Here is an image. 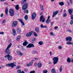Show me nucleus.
Returning a JSON list of instances; mask_svg holds the SVG:
<instances>
[{
  "instance_id": "obj_34",
  "label": "nucleus",
  "mask_w": 73,
  "mask_h": 73,
  "mask_svg": "<svg viewBox=\"0 0 73 73\" xmlns=\"http://www.w3.org/2000/svg\"><path fill=\"white\" fill-rule=\"evenodd\" d=\"M63 17H66V16H67V14L66 13H64L63 15Z\"/></svg>"
},
{
  "instance_id": "obj_12",
  "label": "nucleus",
  "mask_w": 73,
  "mask_h": 73,
  "mask_svg": "<svg viewBox=\"0 0 73 73\" xmlns=\"http://www.w3.org/2000/svg\"><path fill=\"white\" fill-rule=\"evenodd\" d=\"M58 13V11H56L55 12L54 11L53 14L52 15V17H54L56 15H57Z\"/></svg>"
},
{
  "instance_id": "obj_29",
  "label": "nucleus",
  "mask_w": 73,
  "mask_h": 73,
  "mask_svg": "<svg viewBox=\"0 0 73 73\" xmlns=\"http://www.w3.org/2000/svg\"><path fill=\"white\" fill-rule=\"evenodd\" d=\"M59 4L60 5L62 6V5H64V3L62 2H61L59 3Z\"/></svg>"
},
{
  "instance_id": "obj_42",
  "label": "nucleus",
  "mask_w": 73,
  "mask_h": 73,
  "mask_svg": "<svg viewBox=\"0 0 73 73\" xmlns=\"http://www.w3.org/2000/svg\"><path fill=\"white\" fill-rule=\"evenodd\" d=\"M21 70H18L17 71V72L18 73H21Z\"/></svg>"
},
{
  "instance_id": "obj_16",
  "label": "nucleus",
  "mask_w": 73,
  "mask_h": 73,
  "mask_svg": "<svg viewBox=\"0 0 73 73\" xmlns=\"http://www.w3.org/2000/svg\"><path fill=\"white\" fill-rule=\"evenodd\" d=\"M8 8L7 7H6L5 9V13H6V15H7V16L8 15Z\"/></svg>"
},
{
  "instance_id": "obj_41",
  "label": "nucleus",
  "mask_w": 73,
  "mask_h": 73,
  "mask_svg": "<svg viewBox=\"0 0 73 73\" xmlns=\"http://www.w3.org/2000/svg\"><path fill=\"white\" fill-rule=\"evenodd\" d=\"M33 54H36V53H38V52L36 51H35V50H34L33 51Z\"/></svg>"
},
{
  "instance_id": "obj_61",
  "label": "nucleus",
  "mask_w": 73,
  "mask_h": 73,
  "mask_svg": "<svg viewBox=\"0 0 73 73\" xmlns=\"http://www.w3.org/2000/svg\"><path fill=\"white\" fill-rule=\"evenodd\" d=\"M70 3L71 4H72V1H70Z\"/></svg>"
},
{
  "instance_id": "obj_60",
  "label": "nucleus",
  "mask_w": 73,
  "mask_h": 73,
  "mask_svg": "<svg viewBox=\"0 0 73 73\" xmlns=\"http://www.w3.org/2000/svg\"><path fill=\"white\" fill-rule=\"evenodd\" d=\"M21 73H25V72L23 71H22Z\"/></svg>"
},
{
  "instance_id": "obj_14",
  "label": "nucleus",
  "mask_w": 73,
  "mask_h": 73,
  "mask_svg": "<svg viewBox=\"0 0 73 73\" xmlns=\"http://www.w3.org/2000/svg\"><path fill=\"white\" fill-rule=\"evenodd\" d=\"M39 27H36L35 28V31L37 33H39L40 32V30H39Z\"/></svg>"
},
{
  "instance_id": "obj_49",
  "label": "nucleus",
  "mask_w": 73,
  "mask_h": 73,
  "mask_svg": "<svg viewBox=\"0 0 73 73\" xmlns=\"http://www.w3.org/2000/svg\"><path fill=\"white\" fill-rule=\"evenodd\" d=\"M4 33L3 32H0V35H3V34H4Z\"/></svg>"
},
{
  "instance_id": "obj_13",
  "label": "nucleus",
  "mask_w": 73,
  "mask_h": 73,
  "mask_svg": "<svg viewBox=\"0 0 73 73\" xmlns=\"http://www.w3.org/2000/svg\"><path fill=\"white\" fill-rule=\"evenodd\" d=\"M33 32V31H31L30 32L27 34L26 35V36L27 37H30V36H31L32 35Z\"/></svg>"
},
{
  "instance_id": "obj_1",
  "label": "nucleus",
  "mask_w": 73,
  "mask_h": 73,
  "mask_svg": "<svg viewBox=\"0 0 73 73\" xmlns=\"http://www.w3.org/2000/svg\"><path fill=\"white\" fill-rule=\"evenodd\" d=\"M27 1V0H23L21 2V4L22 5H23L22 7V9L23 10H25L27 8H28V3H26Z\"/></svg>"
},
{
  "instance_id": "obj_36",
  "label": "nucleus",
  "mask_w": 73,
  "mask_h": 73,
  "mask_svg": "<svg viewBox=\"0 0 73 73\" xmlns=\"http://www.w3.org/2000/svg\"><path fill=\"white\" fill-rule=\"evenodd\" d=\"M62 66H61L60 67V68L59 69V72H62Z\"/></svg>"
},
{
  "instance_id": "obj_23",
  "label": "nucleus",
  "mask_w": 73,
  "mask_h": 73,
  "mask_svg": "<svg viewBox=\"0 0 73 73\" xmlns=\"http://www.w3.org/2000/svg\"><path fill=\"white\" fill-rule=\"evenodd\" d=\"M21 38V36L20 35H18L17 38V41H19V40Z\"/></svg>"
},
{
  "instance_id": "obj_62",
  "label": "nucleus",
  "mask_w": 73,
  "mask_h": 73,
  "mask_svg": "<svg viewBox=\"0 0 73 73\" xmlns=\"http://www.w3.org/2000/svg\"><path fill=\"white\" fill-rule=\"evenodd\" d=\"M50 54V56H52V52H50L49 53Z\"/></svg>"
},
{
  "instance_id": "obj_35",
  "label": "nucleus",
  "mask_w": 73,
  "mask_h": 73,
  "mask_svg": "<svg viewBox=\"0 0 73 73\" xmlns=\"http://www.w3.org/2000/svg\"><path fill=\"white\" fill-rule=\"evenodd\" d=\"M15 9L16 10H19V5H17L15 6Z\"/></svg>"
},
{
  "instance_id": "obj_55",
  "label": "nucleus",
  "mask_w": 73,
  "mask_h": 73,
  "mask_svg": "<svg viewBox=\"0 0 73 73\" xmlns=\"http://www.w3.org/2000/svg\"><path fill=\"white\" fill-rule=\"evenodd\" d=\"M50 35H52V36L53 35H54V34H53V33L52 32L50 33Z\"/></svg>"
},
{
  "instance_id": "obj_28",
  "label": "nucleus",
  "mask_w": 73,
  "mask_h": 73,
  "mask_svg": "<svg viewBox=\"0 0 73 73\" xmlns=\"http://www.w3.org/2000/svg\"><path fill=\"white\" fill-rule=\"evenodd\" d=\"M70 60V59L69 58H68L67 59V61L68 63H70V62H71V61Z\"/></svg>"
},
{
  "instance_id": "obj_52",
  "label": "nucleus",
  "mask_w": 73,
  "mask_h": 73,
  "mask_svg": "<svg viewBox=\"0 0 73 73\" xmlns=\"http://www.w3.org/2000/svg\"><path fill=\"white\" fill-rule=\"evenodd\" d=\"M57 28H58V27H57V26H56L54 28L55 29H57Z\"/></svg>"
},
{
  "instance_id": "obj_5",
  "label": "nucleus",
  "mask_w": 73,
  "mask_h": 73,
  "mask_svg": "<svg viewBox=\"0 0 73 73\" xmlns=\"http://www.w3.org/2000/svg\"><path fill=\"white\" fill-rule=\"evenodd\" d=\"M18 24V22L17 21H14L12 24L11 26L12 27H15Z\"/></svg>"
},
{
  "instance_id": "obj_24",
  "label": "nucleus",
  "mask_w": 73,
  "mask_h": 73,
  "mask_svg": "<svg viewBox=\"0 0 73 73\" xmlns=\"http://www.w3.org/2000/svg\"><path fill=\"white\" fill-rule=\"evenodd\" d=\"M18 54H19V55H20V56H23V54L21 52V51H18Z\"/></svg>"
},
{
  "instance_id": "obj_51",
  "label": "nucleus",
  "mask_w": 73,
  "mask_h": 73,
  "mask_svg": "<svg viewBox=\"0 0 73 73\" xmlns=\"http://www.w3.org/2000/svg\"><path fill=\"white\" fill-rule=\"evenodd\" d=\"M67 3L68 4V6H69V5H70V3H69V2H68V1H67Z\"/></svg>"
},
{
  "instance_id": "obj_4",
  "label": "nucleus",
  "mask_w": 73,
  "mask_h": 73,
  "mask_svg": "<svg viewBox=\"0 0 73 73\" xmlns=\"http://www.w3.org/2000/svg\"><path fill=\"white\" fill-rule=\"evenodd\" d=\"M53 63L54 65H55L58 62V58L57 57H54L53 59Z\"/></svg>"
},
{
  "instance_id": "obj_63",
  "label": "nucleus",
  "mask_w": 73,
  "mask_h": 73,
  "mask_svg": "<svg viewBox=\"0 0 73 73\" xmlns=\"http://www.w3.org/2000/svg\"><path fill=\"white\" fill-rule=\"evenodd\" d=\"M38 59V58H35V60H37Z\"/></svg>"
},
{
  "instance_id": "obj_11",
  "label": "nucleus",
  "mask_w": 73,
  "mask_h": 73,
  "mask_svg": "<svg viewBox=\"0 0 73 73\" xmlns=\"http://www.w3.org/2000/svg\"><path fill=\"white\" fill-rule=\"evenodd\" d=\"M72 40V38L70 36L67 37L66 38V40L67 41H71Z\"/></svg>"
},
{
  "instance_id": "obj_50",
  "label": "nucleus",
  "mask_w": 73,
  "mask_h": 73,
  "mask_svg": "<svg viewBox=\"0 0 73 73\" xmlns=\"http://www.w3.org/2000/svg\"><path fill=\"white\" fill-rule=\"evenodd\" d=\"M54 22L53 21L51 22V25H53V24H54Z\"/></svg>"
},
{
  "instance_id": "obj_30",
  "label": "nucleus",
  "mask_w": 73,
  "mask_h": 73,
  "mask_svg": "<svg viewBox=\"0 0 73 73\" xmlns=\"http://www.w3.org/2000/svg\"><path fill=\"white\" fill-rule=\"evenodd\" d=\"M40 7L41 10L42 11H44V8H43V6H42V5H40Z\"/></svg>"
},
{
  "instance_id": "obj_27",
  "label": "nucleus",
  "mask_w": 73,
  "mask_h": 73,
  "mask_svg": "<svg viewBox=\"0 0 73 73\" xmlns=\"http://www.w3.org/2000/svg\"><path fill=\"white\" fill-rule=\"evenodd\" d=\"M13 35L15 36V35H16V31H15V29H13Z\"/></svg>"
},
{
  "instance_id": "obj_17",
  "label": "nucleus",
  "mask_w": 73,
  "mask_h": 73,
  "mask_svg": "<svg viewBox=\"0 0 73 73\" xmlns=\"http://www.w3.org/2000/svg\"><path fill=\"white\" fill-rule=\"evenodd\" d=\"M28 44V42L26 40H25V42L23 43V46H27Z\"/></svg>"
},
{
  "instance_id": "obj_8",
  "label": "nucleus",
  "mask_w": 73,
  "mask_h": 73,
  "mask_svg": "<svg viewBox=\"0 0 73 73\" xmlns=\"http://www.w3.org/2000/svg\"><path fill=\"white\" fill-rule=\"evenodd\" d=\"M33 47H35V45L32 43H30L27 46L28 48H31Z\"/></svg>"
},
{
  "instance_id": "obj_54",
  "label": "nucleus",
  "mask_w": 73,
  "mask_h": 73,
  "mask_svg": "<svg viewBox=\"0 0 73 73\" xmlns=\"http://www.w3.org/2000/svg\"><path fill=\"white\" fill-rule=\"evenodd\" d=\"M43 28H48V27H47L46 26H44Z\"/></svg>"
},
{
  "instance_id": "obj_20",
  "label": "nucleus",
  "mask_w": 73,
  "mask_h": 73,
  "mask_svg": "<svg viewBox=\"0 0 73 73\" xmlns=\"http://www.w3.org/2000/svg\"><path fill=\"white\" fill-rule=\"evenodd\" d=\"M19 21L23 25H25L24 23V22H23V20H22V19H19Z\"/></svg>"
},
{
  "instance_id": "obj_7",
  "label": "nucleus",
  "mask_w": 73,
  "mask_h": 73,
  "mask_svg": "<svg viewBox=\"0 0 73 73\" xmlns=\"http://www.w3.org/2000/svg\"><path fill=\"white\" fill-rule=\"evenodd\" d=\"M9 13L11 16H13L14 15V11L13 9H10L9 10Z\"/></svg>"
},
{
  "instance_id": "obj_3",
  "label": "nucleus",
  "mask_w": 73,
  "mask_h": 73,
  "mask_svg": "<svg viewBox=\"0 0 73 73\" xmlns=\"http://www.w3.org/2000/svg\"><path fill=\"white\" fill-rule=\"evenodd\" d=\"M15 62L14 63H9L8 64H6V66H9V67H11L12 68H13L14 66H16L17 65L16 64H15Z\"/></svg>"
},
{
  "instance_id": "obj_21",
  "label": "nucleus",
  "mask_w": 73,
  "mask_h": 73,
  "mask_svg": "<svg viewBox=\"0 0 73 73\" xmlns=\"http://www.w3.org/2000/svg\"><path fill=\"white\" fill-rule=\"evenodd\" d=\"M33 62H31L29 63V64H27V66H31L32 65H33Z\"/></svg>"
},
{
  "instance_id": "obj_22",
  "label": "nucleus",
  "mask_w": 73,
  "mask_h": 73,
  "mask_svg": "<svg viewBox=\"0 0 73 73\" xmlns=\"http://www.w3.org/2000/svg\"><path fill=\"white\" fill-rule=\"evenodd\" d=\"M17 31L18 33L19 34L21 33V30L20 28H17Z\"/></svg>"
},
{
  "instance_id": "obj_46",
  "label": "nucleus",
  "mask_w": 73,
  "mask_h": 73,
  "mask_svg": "<svg viewBox=\"0 0 73 73\" xmlns=\"http://www.w3.org/2000/svg\"><path fill=\"white\" fill-rule=\"evenodd\" d=\"M58 48L59 49H62V47H61V46H58Z\"/></svg>"
},
{
  "instance_id": "obj_43",
  "label": "nucleus",
  "mask_w": 73,
  "mask_h": 73,
  "mask_svg": "<svg viewBox=\"0 0 73 73\" xmlns=\"http://www.w3.org/2000/svg\"><path fill=\"white\" fill-rule=\"evenodd\" d=\"M5 22H6V20H3L2 22V24H4V23H5Z\"/></svg>"
},
{
  "instance_id": "obj_25",
  "label": "nucleus",
  "mask_w": 73,
  "mask_h": 73,
  "mask_svg": "<svg viewBox=\"0 0 73 73\" xmlns=\"http://www.w3.org/2000/svg\"><path fill=\"white\" fill-rule=\"evenodd\" d=\"M50 22V19H47L46 21V24H49V23Z\"/></svg>"
},
{
  "instance_id": "obj_53",
  "label": "nucleus",
  "mask_w": 73,
  "mask_h": 73,
  "mask_svg": "<svg viewBox=\"0 0 73 73\" xmlns=\"http://www.w3.org/2000/svg\"><path fill=\"white\" fill-rule=\"evenodd\" d=\"M38 65V64H37V63H35L34 64L35 66H37Z\"/></svg>"
},
{
  "instance_id": "obj_48",
  "label": "nucleus",
  "mask_w": 73,
  "mask_h": 73,
  "mask_svg": "<svg viewBox=\"0 0 73 73\" xmlns=\"http://www.w3.org/2000/svg\"><path fill=\"white\" fill-rule=\"evenodd\" d=\"M35 73V71H31L30 72V73Z\"/></svg>"
},
{
  "instance_id": "obj_44",
  "label": "nucleus",
  "mask_w": 73,
  "mask_h": 73,
  "mask_svg": "<svg viewBox=\"0 0 73 73\" xmlns=\"http://www.w3.org/2000/svg\"><path fill=\"white\" fill-rule=\"evenodd\" d=\"M20 66H18L17 67L16 69H20Z\"/></svg>"
},
{
  "instance_id": "obj_32",
  "label": "nucleus",
  "mask_w": 73,
  "mask_h": 73,
  "mask_svg": "<svg viewBox=\"0 0 73 73\" xmlns=\"http://www.w3.org/2000/svg\"><path fill=\"white\" fill-rule=\"evenodd\" d=\"M24 19L26 20H28V16L27 15H26L25 16Z\"/></svg>"
},
{
  "instance_id": "obj_18",
  "label": "nucleus",
  "mask_w": 73,
  "mask_h": 73,
  "mask_svg": "<svg viewBox=\"0 0 73 73\" xmlns=\"http://www.w3.org/2000/svg\"><path fill=\"white\" fill-rule=\"evenodd\" d=\"M36 39L35 38H33L32 39L31 43L32 44H34L36 42Z\"/></svg>"
},
{
  "instance_id": "obj_39",
  "label": "nucleus",
  "mask_w": 73,
  "mask_h": 73,
  "mask_svg": "<svg viewBox=\"0 0 73 73\" xmlns=\"http://www.w3.org/2000/svg\"><path fill=\"white\" fill-rule=\"evenodd\" d=\"M24 12L26 13H29V11L27 9H26V10H25Z\"/></svg>"
},
{
  "instance_id": "obj_33",
  "label": "nucleus",
  "mask_w": 73,
  "mask_h": 73,
  "mask_svg": "<svg viewBox=\"0 0 73 73\" xmlns=\"http://www.w3.org/2000/svg\"><path fill=\"white\" fill-rule=\"evenodd\" d=\"M51 72L52 73H56V71L54 69L52 68L51 70Z\"/></svg>"
},
{
  "instance_id": "obj_64",
  "label": "nucleus",
  "mask_w": 73,
  "mask_h": 73,
  "mask_svg": "<svg viewBox=\"0 0 73 73\" xmlns=\"http://www.w3.org/2000/svg\"><path fill=\"white\" fill-rule=\"evenodd\" d=\"M71 62H72L73 63V59H72L71 60Z\"/></svg>"
},
{
  "instance_id": "obj_56",
  "label": "nucleus",
  "mask_w": 73,
  "mask_h": 73,
  "mask_svg": "<svg viewBox=\"0 0 73 73\" xmlns=\"http://www.w3.org/2000/svg\"><path fill=\"white\" fill-rule=\"evenodd\" d=\"M50 16H48V18L47 19V20H49V19H50Z\"/></svg>"
},
{
  "instance_id": "obj_40",
  "label": "nucleus",
  "mask_w": 73,
  "mask_h": 73,
  "mask_svg": "<svg viewBox=\"0 0 73 73\" xmlns=\"http://www.w3.org/2000/svg\"><path fill=\"white\" fill-rule=\"evenodd\" d=\"M48 71L47 70H44L43 71V73H47Z\"/></svg>"
},
{
  "instance_id": "obj_58",
  "label": "nucleus",
  "mask_w": 73,
  "mask_h": 73,
  "mask_svg": "<svg viewBox=\"0 0 73 73\" xmlns=\"http://www.w3.org/2000/svg\"><path fill=\"white\" fill-rule=\"evenodd\" d=\"M6 0H0L1 1H2V2H3V1H5Z\"/></svg>"
},
{
  "instance_id": "obj_26",
  "label": "nucleus",
  "mask_w": 73,
  "mask_h": 73,
  "mask_svg": "<svg viewBox=\"0 0 73 73\" xmlns=\"http://www.w3.org/2000/svg\"><path fill=\"white\" fill-rule=\"evenodd\" d=\"M66 44L68 45H72V44H73V42H70L68 41L66 42Z\"/></svg>"
},
{
  "instance_id": "obj_31",
  "label": "nucleus",
  "mask_w": 73,
  "mask_h": 73,
  "mask_svg": "<svg viewBox=\"0 0 73 73\" xmlns=\"http://www.w3.org/2000/svg\"><path fill=\"white\" fill-rule=\"evenodd\" d=\"M68 11L69 12L70 15H72V10L71 9H70L68 10Z\"/></svg>"
},
{
  "instance_id": "obj_37",
  "label": "nucleus",
  "mask_w": 73,
  "mask_h": 73,
  "mask_svg": "<svg viewBox=\"0 0 73 73\" xmlns=\"http://www.w3.org/2000/svg\"><path fill=\"white\" fill-rule=\"evenodd\" d=\"M40 45H42L43 44V42L42 41H40L39 43H38Z\"/></svg>"
},
{
  "instance_id": "obj_19",
  "label": "nucleus",
  "mask_w": 73,
  "mask_h": 73,
  "mask_svg": "<svg viewBox=\"0 0 73 73\" xmlns=\"http://www.w3.org/2000/svg\"><path fill=\"white\" fill-rule=\"evenodd\" d=\"M38 68H41L42 66V63L40 62H39L38 63Z\"/></svg>"
},
{
  "instance_id": "obj_59",
  "label": "nucleus",
  "mask_w": 73,
  "mask_h": 73,
  "mask_svg": "<svg viewBox=\"0 0 73 73\" xmlns=\"http://www.w3.org/2000/svg\"><path fill=\"white\" fill-rule=\"evenodd\" d=\"M40 16H41V15H42V13L41 12L40 13Z\"/></svg>"
},
{
  "instance_id": "obj_9",
  "label": "nucleus",
  "mask_w": 73,
  "mask_h": 73,
  "mask_svg": "<svg viewBox=\"0 0 73 73\" xmlns=\"http://www.w3.org/2000/svg\"><path fill=\"white\" fill-rule=\"evenodd\" d=\"M36 17V13H33L32 14V20H35V18Z\"/></svg>"
},
{
  "instance_id": "obj_38",
  "label": "nucleus",
  "mask_w": 73,
  "mask_h": 73,
  "mask_svg": "<svg viewBox=\"0 0 73 73\" xmlns=\"http://www.w3.org/2000/svg\"><path fill=\"white\" fill-rule=\"evenodd\" d=\"M34 36H35V37H37V36L38 35L37 34V33H36L34 32Z\"/></svg>"
},
{
  "instance_id": "obj_47",
  "label": "nucleus",
  "mask_w": 73,
  "mask_h": 73,
  "mask_svg": "<svg viewBox=\"0 0 73 73\" xmlns=\"http://www.w3.org/2000/svg\"><path fill=\"white\" fill-rule=\"evenodd\" d=\"M40 27L41 28H44V25H43L42 24L40 25Z\"/></svg>"
},
{
  "instance_id": "obj_57",
  "label": "nucleus",
  "mask_w": 73,
  "mask_h": 73,
  "mask_svg": "<svg viewBox=\"0 0 73 73\" xmlns=\"http://www.w3.org/2000/svg\"><path fill=\"white\" fill-rule=\"evenodd\" d=\"M67 31L69 32H70L71 33L72 32V31L71 30H68Z\"/></svg>"
},
{
  "instance_id": "obj_6",
  "label": "nucleus",
  "mask_w": 73,
  "mask_h": 73,
  "mask_svg": "<svg viewBox=\"0 0 73 73\" xmlns=\"http://www.w3.org/2000/svg\"><path fill=\"white\" fill-rule=\"evenodd\" d=\"M7 58L8 61H11L12 59V56L10 55H7L5 56V58Z\"/></svg>"
},
{
  "instance_id": "obj_45",
  "label": "nucleus",
  "mask_w": 73,
  "mask_h": 73,
  "mask_svg": "<svg viewBox=\"0 0 73 73\" xmlns=\"http://www.w3.org/2000/svg\"><path fill=\"white\" fill-rule=\"evenodd\" d=\"M4 14L3 13H1V17H3V16H4Z\"/></svg>"
},
{
  "instance_id": "obj_15",
  "label": "nucleus",
  "mask_w": 73,
  "mask_h": 73,
  "mask_svg": "<svg viewBox=\"0 0 73 73\" xmlns=\"http://www.w3.org/2000/svg\"><path fill=\"white\" fill-rule=\"evenodd\" d=\"M71 19H72L71 20L70 23V25H72L73 23V15L72 14V15H71Z\"/></svg>"
},
{
  "instance_id": "obj_2",
  "label": "nucleus",
  "mask_w": 73,
  "mask_h": 73,
  "mask_svg": "<svg viewBox=\"0 0 73 73\" xmlns=\"http://www.w3.org/2000/svg\"><path fill=\"white\" fill-rule=\"evenodd\" d=\"M12 46V43H10L8 46L6 48V49L5 51V52L7 55L10 54V53H11V51L9 49L11 48V47Z\"/></svg>"
},
{
  "instance_id": "obj_10",
  "label": "nucleus",
  "mask_w": 73,
  "mask_h": 73,
  "mask_svg": "<svg viewBox=\"0 0 73 73\" xmlns=\"http://www.w3.org/2000/svg\"><path fill=\"white\" fill-rule=\"evenodd\" d=\"M42 22L44 23L45 21V17H43V16L42 15L40 17V21H42Z\"/></svg>"
}]
</instances>
